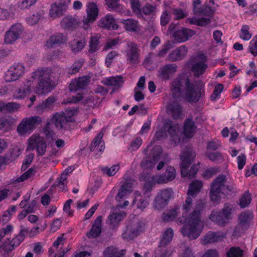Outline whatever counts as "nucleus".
Here are the masks:
<instances>
[{
  "mask_svg": "<svg viewBox=\"0 0 257 257\" xmlns=\"http://www.w3.org/2000/svg\"><path fill=\"white\" fill-rule=\"evenodd\" d=\"M193 207V199L188 197L182 205V215L184 219L181 223H186V225L181 228V232L184 236L190 239H195L200 234L201 229L199 228L201 222L200 214L205 208V203L202 200H198L192 212H190Z\"/></svg>",
  "mask_w": 257,
  "mask_h": 257,
  "instance_id": "1",
  "label": "nucleus"
},
{
  "mask_svg": "<svg viewBox=\"0 0 257 257\" xmlns=\"http://www.w3.org/2000/svg\"><path fill=\"white\" fill-rule=\"evenodd\" d=\"M50 71L48 70H38L33 73L32 79L29 80L24 86L18 88L15 93L14 96L18 99H22L28 94L31 88L34 87V81H36L38 86L34 91L38 94H44L50 92L53 84L52 75Z\"/></svg>",
  "mask_w": 257,
  "mask_h": 257,
  "instance_id": "2",
  "label": "nucleus"
},
{
  "mask_svg": "<svg viewBox=\"0 0 257 257\" xmlns=\"http://www.w3.org/2000/svg\"><path fill=\"white\" fill-rule=\"evenodd\" d=\"M235 192V184L228 181L227 176L224 174H219L211 183L210 195L214 202L218 201L222 197Z\"/></svg>",
  "mask_w": 257,
  "mask_h": 257,
  "instance_id": "3",
  "label": "nucleus"
},
{
  "mask_svg": "<svg viewBox=\"0 0 257 257\" xmlns=\"http://www.w3.org/2000/svg\"><path fill=\"white\" fill-rule=\"evenodd\" d=\"M195 157V152L190 148H186L180 155L181 160V173L182 177H188L190 179L195 177L199 167L197 165H193L188 170L190 165Z\"/></svg>",
  "mask_w": 257,
  "mask_h": 257,
  "instance_id": "4",
  "label": "nucleus"
},
{
  "mask_svg": "<svg viewBox=\"0 0 257 257\" xmlns=\"http://www.w3.org/2000/svg\"><path fill=\"white\" fill-rule=\"evenodd\" d=\"M42 122V117L38 115L25 117L17 126V132L21 136H28L40 125Z\"/></svg>",
  "mask_w": 257,
  "mask_h": 257,
  "instance_id": "5",
  "label": "nucleus"
},
{
  "mask_svg": "<svg viewBox=\"0 0 257 257\" xmlns=\"http://www.w3.org/2000/svg\"><path fill=\"white\" fill-rule=\"evenodd\" d=\"M76 110L67 109L66 112L62 114L56 113L53 117L52 121L59 130H66L68 127V123L73 122V116L76 113Z\"/></svg>",
  "mask_w": 257,
  "mask_h": 257,
  "instance_id": "6",
  "label": "nucleus"
},
{
  "mask_svg": "<svg viewBox=\"0 0 257 257\" xmlns=\"http://www.w3.org/2000/svg\"><path fill=\"white\" fill-rule=\"evenodd\" d=\"M201 95V89L187 78L185 81L184 98L189 102H195L199 100Z\"/></svg>",
  "mask_w": 257,
  "mask_h": 257,
  "instance_id": "7",
  "label": "nucleus"
},
{
  "mask_svg": "<svg viewBox=\"0 0 257 257\" xmlns=\"http://www.w3.org/2000/svg\"><path fill=\"white\" fill-rule=\"evenodd\" d=\"M28 142V149L32 151L36 150L38 156H42L45 154L47 144L44 138L38 134H34L29 139Z\"/></svg>",
  "mask_w": 257,
  "mask_h": 257,
  "instance_id": "8",
  "label": "nucleus"
},
{
  "mask_svg": "<svg viewBox=\"0 0 257 257\" xmlns=\"http://www.w3.org/2000/svg\"><path fill=\"white\" fill-rule=\"evenodd\" d=\"M96 17H84L81 22L76 21L74 17H64L61 21V24L65 29H73L77 25H82L85 29L96 20Z\"/></svg>",
  "mask_w": 257,
  "mask_h": 257,
  "instance_id": "9",
  "label": "nucleus"
},
{
  "mask_svg": "<svg viewBox=\"0 0 257 257\" xmlns=\"http://www.w3.org/2000/svg\"><path fill=\"white\" fill-rule=\"evenodd\" d=\"M144 230V225L140 221H133L128 224L126 229L122 233L124 240H129L138 236Z\"/></svg>",
  "mask_w": 257,
  "mask_h": 257,
  "instance_id": "10",
  "label": "nucleus"
},
{
  "mask_svg": "<svg viewBox=\"0 0 257 257\" xmlns=\"http://www.w3.org/2000/svg\"><path fill=\"white\" fill-rule=\"evenodd\" d=\"M172 196L173 191L171 188L161 190L155 199L154 207L158 210L162 209L168 204Z\"/></svg>",
  "mask_w": 257,
  "mask_h": 257,
  "instance_id": "11",
  "label": "nucleus"
},
{
  "mask_svg": "<svg viewBox=\"0 0 257 257\" xmlns=\"http://www.w3.org/2000/svg\"><path fill=\"white\" fill-rule=\"evenodd\" d=\"M162 149L160 146H155L150 153L149 158L144 159L141 162V166L146 168H151L154 167L155 165L160 159L161 155L162 154Z\"/></svg>",
  "mask_w": 257,
  "mask_h": 257,
  "instance_id": "12",
  "label": "nucleus"
},
{
  "mask_svg": "<svg viewBox=\"0 0 257 257\" xmlns=\"http://www.w3.org/2000/svg\"><path fill=\"white\" fill-rule=\"evenodd\" d=\"M21 229L18 235L10 241L8 239L4 243V248L7 251H11L14 249L15 247L18 246L24 240L26 235L29 232V229L21 226Z\"/></svg>",
  "mask_w": 257,
  "mask_h": 257,
  "instance_id": "13",
  "label": "nucleus"
},
{
  "mask_svg": "<svg viewBox=\"0 0 257 257\" xmlns=\"http://www.w3.org/2000/svg\"><path fill=\"white\" fill-rule=\"evenodd\" d=\"M176 172L175 168L168 166L165 172L160 175H156L152 177V181L159 184H166L172 181L176 177Z\"/></svg>",
  "mask_w": 257,
  "mask_h": 257,
  "instance_id": "14",
  "label": "nucleus"
},
{
  "mask_svg": "<svg viewBox=\"0 0 257 257\" xmlns=\"http://www.w3.org/2000/svg\"><path fill=\"white\" fill-rule=\"evenodd\" d=\"M25 72V67L23 64L16 63L7 71L5 79L7 81L11 82L18 80Z\"/></svg>",
  "mask_w": 257,
  "mask_h": 257,
  "instance_id": "15",
  "label": "nucleus"
},
{
  "mask_svg": "<svg viewBox=\"0 0 257 257\" xmlns=\"http://www.w3.org/2000/svg\"><path fill=\"white\" fill-rule=\"evenodd\" d=\"M24 30L21 24L17 23L12 25L5 35V42L11 44L18 39Z\"/></svg>",
  "mask_w": 257,
  "mask_h": 257,
  "instance_id": "16",
  "label": "nucleus"
},
{
  "mask_svg": "<svg viewBox=\"0 0 257 257\" xmlns=\"http://www.w3.org/2000/svg\"><path fill=\"white\" fill-rule=\"evenodd\" d=\"M126 60L130 64H137L140 62V50L137 45L134 43L128 44Z\"/></svg>",
  "mask_w": 257,
  "mask_h": 257,
  "instance_id": "17",
  "label": "nucleus"
},
{
  "mask_svg": "<svg viewBox=\"0 0 257 257\" xmlns=\"http://www.w3.org/2000/svg\"><path fill=\"white\" fill-rule=\"evenodd\" d=\"M195 34V32L194 31L184 27H181L174 32L173 37L177 42L182 43L188 41L190 38Z\"/></svg>",
  "mask_w": 257,
  "mask_h": 257,
  "instance_id": "18",
  "label": "nucleus"
},
{
  "mask_svg": "<svg viewBox=\"0 0 257 257\" xmlns=\"http://www.w3.org/2000/svg\"><path fill=\"white\" fill-rule=\"evenodd\" d=\"M209 6L205 8L201 7L200 0H193V11L196 14L211 15L215 10L214 3L212 0L209 1Z\"/></svg>",
  "mask_w": 257,
  "mask_h": 257,
  "instance_id": "19",
  "label": "nucleus"
},
{
  "mask_svg": "<svg viewBox=\"0 0 257 257\" xmlns=\"http://www.w3.org/2000/svg\"><path fill=\"white\" fill-rule=\"evenodd\" d=\"M177 70V66L174 64H167L160 68L158 77L162 80H167Z\"/></svg>",
  "mask_w": 257,
  "mask_h": 257,
  "instance_id": "20",
  "label": "nucleus"
},
{
  "mask_svg": "<svg viewBox=\"0 0 257 257\" xmlns=\"http://www.w3.org/2000/svg\"><path fill=\"white\" fill-rule=\"evenodd\" d=\"M90 77L83 76L77 79L73 80L69 85L70 91H77L85 88L90 82Z\"/></svg>",
  "mask_w": 257,
  "mask_h": 257,
  "instance_id": "21",
  "label": "nucleus"
},
{
  "mask_svg": "<svg viewBox=\"0 0 257 257\" xmlns=\"http://www.w3.org/2000/svg\"><path fill=\"white\" fill-rule=\"evenodd\" d=\"M164 128L170 134L175 143L179 142L180 126L178 124H174L171 120H167L164 124Z\"/></svg>",
  "mask_w": 257,
  "mask_h": 257,
  "instance_id": "22",
  "label": "nucleus"
},
{
  "mask_svg": "<svg viewBox=\"0 0 257 257\" xmlns=\"http://www.w3.org/2000/svg\"><path fill=\"white\" fill-rule=\"evenodd\" d=\"M120 188L115 197L116 200L120 202L123 197L129 194L132 192L133 182L132 180H126L123 182H121Z\"/></svg>",
  "mask_w": 257,
  "mask_h": 257,
  "instance_id": "23",
  "label": "nucleus"
},
{
  "mask_svg": "<svg viewBox=\"0 0 257 257\" xmlns=\"http://www.w3.org/2000/svg\"><path fill=\"white\" fill-rule=\"evenodd\" d=\"M102 217L98 216L94 220L91 228L89 232L87 233L88 238H95L99 236L101 233V224Z\"/></svg>",
  "mask_w": 257,
  "mask_h": 257,
  "instance_id": "24",
  "label": "nucleus"
},
{
  "mask_svg": "<svg viewBox=\"0 0 257 257\" xmlns=\"http://www.w3.org/2000/svg\"><path fill=\"white\" fill-rule=\"evenodd\" d=\"M167 112L174 119L179 118L182 112V108L177 102H171L166 107Z\"/></svg>",
  "mask_w": 257,
  "mask_h": 257,
  "instance_id": "25",
  "label": "nucleus"
},
{
  "mask_svg": "<svg viewBox=\"0 0 257 257\" xmlns=\"http://www.w3.org/2000/svg\"><path fill=\"white\" fill-rule=\"evenodd\" d=\"M188 52V48L182 45L174 50L169 55V59L172 62L182 60Z\"/></svg>",
  "mask_w": 257,
  "mask_h": 257,
  "instance_id": "26",
  "label": "nucleus"
},
{
  "mask_svg": "<svg viewBox=\"0 0 257 257\" xmlns=\"http://www.w3.org/2000/svg\"><path fill=\"white\" fill-rule=\"evenodd\" d=\"M67 41L66 37L62 33H57L52 35L46 42L48 48L53 47L56 45H60Z\"/></svg>",
  "mask_w": 257,
  "mask_h": 257,
  "instance_id": "27",
  "label": "nucleus"
},
{
  "mask_svg": "<svg viewBox=\"0 0 257 257\" xmlns=\"http://www.w3.org/2000/svg\"><path fill=\"white\" fill-rule=\"evenodd\" d=\"M221 212L227 223L233 218V214L235 212V207L232 204L226 203L224 204Z\"/></svg>",
  "mask_w": 257,
  "mask_h": 257,
  "instance_id": "28",
  "label": "nucleus"
},
{
  "mask_svg": "<svg viewBox=\"0 0 257 257\" xmlns=\"http://www.w3.org/2000/svg\"><path fill=\"white\" fill-rule=\"evenodd\" d=\"M70 4V0H67L64 4H61L59 5L53 4L50 10V16L61 15L66 11L68 6Z\"/></svg>",
  "mask_w": 257,
  "mask_h": 257,
  "instance_id": "29",
  "label": "nucleus"
},
{
  "mask_svg": "<svg viewBox=\"0 0 257 257\" xmlns=\"http://www.w3.org/2000/svg\"><path fill=\"white\" fill-rule=\"evenodd\" d=\"M102 82L106 85L114 86V90L122 85L123 80L121 76H116L106 78Z\"/></svg>",
  "mask_w": 257,
  "mask_h": 257,
  "instance_id": "30",
  "label": "nucleus"
},
{
  "mask_svg": "<svg viewBox=\"0 0 257 257\" xmlns=\"http://www.w3.org/2000/svg\"><path fill=\"white\" fill-rule=\"evenodd\" d=\"M253 218V214L252 212L248 210L243 212L238 216L239 224L242 227L246 228L249 226Z\"/></svg>",
  "mask_w": 257,
  "mask_h": 257,
  "instance_id": "31",
  "label": "nucleus"
},
{
  "mask_svg": "<svg viewBox=\"0 0 257 257\" xmlns=\"http://www.w3.org/2000/svg\"><path fill=\"white\" fill-rule=\"evenodd\" d=\"M196 126L195 122L191 118L186 119L184 124V132L185 136L187 138H192L195 133Z\"/></svg>",
  "mask_w": 257,
  "mask_h": 257,
  "instance_id": "32",
  "label": "nucleus"
},
{
  "mask_svg": "<svg viewBox=\"0 0 257 257\" xmlns=\"http://www.w3.org/2000/svg\"><path fill=\"white\" fill-rule=\"evenodd\" d=\"M99 25L108 30H116L118 28V25L113 17H102L99 22Z\"/></svg>",
  "mask_w": 257,
  "mask_h": 257,
  "instance_id": "33",
  "label": "nucleus"
},
{
  "mask_svg": "<svg viewBox=\"0 0 257 257\" xmlns=\"http://www.w3.org/2000/svg\"><path fill=\"white\" fill-rule=\"evenodd\" d=\"M103 134L100 133L91 143L90 150L91 151L102 152L104 150V143L101 141Z\"/></svg>",
  "mask_w": 257,
  "mask_h": 257,
  "instance_id": "34",
  "label": "nucleus"
},
{
  "mask_svg": "<svg viewBox=\"0 0 257 257\" xmlns=\"http://www.w3.org/2000/svg\"><path fill=\"white\" fill-rule=\"evenodd\" d=\"M174 235L173 230L171 228L165 229L162 233V237L159 241L160 246H167L172 240Z\"/></svg>",
  "mask_w": 257,
  "mask_h": 257,
  "instance_id": "35",
  "label": "nucleus"
},
{
  "mask_svg": "<svg viewBox=\"0 0 257 257\" xmlns=\"http://www.w3.org/2000/svg\"><path fill=\"white\" fill-rule=\"evenodd\" d=\"M125 253V250H121L119 251L117 248L109 246L103 251V257H123Z\"/></svg>",
  "mask_w": 257,
  "mask_h": 257,
  "instance_id": "36",
  "label": "nucleus"
},
{
  "mask_svg": "<svg viewBox=\"0 0 257 257\" xmlns=\"http://www.w3.org/2000/svg\"><path fill=\"white\" fill-rule=\"evenodd\" d=\"M209 218L212 221L215 222L220 226H224L227 223L224 217H223L221 211L218 212L216 210H213Z\"/></svg>",
  "mask_w": 257,
  "mask_h": 257,
  "instance_id": "37",
  "label": "nucleus"
},
{
  "mask_svg": "<svg viewBox=\"0 0 257 257\" xmlns=\"http://www.w3.org/2000/svg\"><path fill=\"white\" fill-rule=\"evenodd\" d=\"M202 187V183L198 180H194L189 185L187 195L194 197L197 193H198Z\"/></svg>",
  "mask_w": 257,
  "mask_h": 257,
  "instance_id": "38",
  "label": "nucleus"
},
{
  "mask_svg": "<svg viewBox=\"0 0 257 257\" xmlns=\"http://www.w3.org/2000/svg\"><path fill=\"white\" fill-rule=\"evenodd\" d=\"M124 213L115 212L110 214L106 220V223L109 225L115 226L123 217L125 216Z\"/></svg>",
  "mask_w": 257,
  "mask_h": 257,
  "instance_id": "39",
  "label": "nucleus"
},
{
  "mask_svg": "<svg viewBox=\"0 0 257 257\" xmlns=\"http://www.w3.org/2000/svg\"><path fill=\"white\" fill-rule=\"evenodd\" d=\"M85 45V41L84 39H74L70 42V47L74 53H77L83 49Z\"/></svg>",
  "mask_w": 257,
  "mask_h": 257,
  "instance_id": "40",
  "label": "nucleus"
},
{
  "mask_svg": "<svg viewBox=\"0 0 257 257\" xmlns=\"http://www.w3.org/2000/svg\"><path fill=\"white\" fill-rule=\"evenodd\" d=\"M125 30L131 32L137 31L139 30L138 23L137 21L132 19H128L123 23Z\"/></svg>",
  "mask_w": 257,
  "mask_h": 257,
  "instance_id": "41",
  "label": "nucleus"
},
{
  "mask_svg": "<svg viewBox=\"0 0 257 257\" xmlns=\"http://www.w3.org/2000/svg\"><path fill=\"white\" fill-rule=\"evenodd\" d=\"M188 22L193 25H196L199 26H205L209 24L210 20L209 19L204 17H191L187 19Z\"/></svg>",
  "mask_w": 257,
  "mask_h": 257,
  "instance_id": "42",
  "label": "nucleus"
},
{
  "mask_svg": "<svg viewBox=\"0 0 257 257\" xmlns=\"http://www.w3.org/2000/svg\"><path fill=\"white\" fill-rule=\"evenodd\" d=\"M207 66L203 62H199L195 63L192 66V71L194 73V76L199 77L206 70Z\"/></svg>",
  "mask_w": 257,
  "mask_h": 257,
  "instance_id": "43",
  "label": "nucleus"
},
{
  "mask_svg": "<svg viewBox=\"0 0 257 257\" xmlns=\"http://www.w3.org/2000/svg\"><path fill=\"white\" fill-rule=\"evenodd\" d=\"M133 203L136 204L137 208L143 210L149 205V201L145 197L139 196L134 200Z\"/></svg>",
  "mask_w": 257,
  "mask_h": 257,
  "instance_id": "44",
  "label": "nucleus"
},
{
  "mask_svg": "<svg viewBox=\"0 0 257 257\" xmlns=\"http://www.w3.org/2000/svg\"><path fill=\"white\" fill-rule=\"evenodd\" d=\"M179 210V207H176L174 209H172L164 212L163 215V220L167 222L173 220L177 216Z\"/></svg>",
  "mask_w": 257,
  "mask_h": 257,
  "instance_id": "45",
  "label": "nucleus"
},
{
  "mask_svg": "<svg viewBox=\"0 0 257 257\" xmlns=\"http://www.w3.org/2000/svg\"><path fill=\"white\" fill-rule=\"evenodd\" d=\"M171 254L170 249L166 246L158 245V248L155 250L154 257H169Z\"/></svg>",
  "mask_w": 257,
  "mask_h": 257,
  "instance_id": "46",
  "label": "nucleus"
},
{
  "mask_svg": "<svg viewBox=\"0 0 257 257\" xmlns=\"http://www.w3.org/2000/svg\"><path fill=\"white\" fill-rule=\"evenodd\" d=\"M206 157L210 161L216 163H220L223 161V157L222 155L218 152H207Z\"/></svg>",
  "mask_w": 257,
  "mask_h": 257,
  "instance_id": "47",
  "label": "nucleus"
},
{
  "mask_svg": "<svg viewBox=\"0 0 257 257\" xmlns=\"http://www.w3.org/2000/svg\"><path fill=\"white\" fill-rule=\"evenodd\" d=\"M94 100V97L93 96H90L85 98L82 94L78 93L75 96H73L71 97L70 102L72 103H77L80 101L83 100V103H88L90 102H93Z\"/></svg>",
  "mask_w": 257,
  "mask_h": 257,
  "instance_id": "48",
  "label": "nucleus"
},
{
  "mask_svg": "<svg viewBox=\"0 0 257 257\" xmlns=\"http://www.w3.org/2000/svg\"><path fill=\"white\" fill-rule=\"evenodd\" d=\"M87 16H98L99 10L97 5L93 2L88 3L86 5Z\"/></svg>",
  "mask_w": 257,
  "mask_h": 257,
  "instance_id": "49",
  "label": "nucleus"
},
{
  "mask_svg": "<svg viewBox=\"0 0 257 257\" xmlns=\"http://www.w3.org/2000/svg\"><path fill=\"white\" fill-rule=\"evenodd\" d=\"M227 257H243V250L239 247L233 246L226 252Z\"/></svg>",
  "mask_w": 257,
  "mask_h": 257,
  "instance_id": "50",
  "label": "nucleus"
},
{
  "mask_svg": "<svg viewBox=\"0 0 257 257\" xmlns=\"http://www.w3.org/2000/svg\"><path fill=\"white\" fill-rule=\"evenodd\" d=\"M83 64V61L79 60L75 62L70 67L68 70V73L71 75L75 74L78 72Z\"/></svg>",
  "mask_w": 257,
  "mask_h": 257,
  "instance_id": "51",
  "label": "nucleus"
},
{
  "mask_svg": "<svg viewBox=\"0 0 257 257\" xmlns=\"http://www.w3.org/2000/svg\"><path fill=\"white\" fill-rule=\"evenodd\" d=\"M181 85V81L179 79H177L172 82L171 90L174 97H177L180 95Z\"/></svg>",
  "mask_w": 257,
  "mask_h": 257,
  "instance_id": "52",
  "label": "nucleus"
},
{
  "mask_svg": "<svg viewBox=\"0 0 257 257\" xmlns=\"http://www.w3.org/2000/svg\"><path fill=\"white\" fill-rule=\"evenodd\" d=\"M251 200V194L248 191L245 192L240 199L239 205L241 208L247 207Z\"/></svg>",
  "mask_w": 257,
  "mask_h": 257,
  "instance_id": "53",
  "label": "nucleus"
},
{
  "mask_svg": "<svg viewBox=\"0 0 257 257\" xmlns=\"http://www.w3.org/2000/svg\"><path fill=\"white\" fill-rule=\"evenodd\" d=\"M56 99L53 96L49 97L45 101H44L39 107L42 109H46L51 108L53 106V104Z\"/></svg>",
  "mask_w": 257,
  "mask_h": 257,
  "instance_id": "54",
  "label": "nucleus"
},
{
  "mask_svg": "<svg viewBox=\"0 0 257 257\" xmlns=\"http://www.w3.org/2000/svg\"><path fill=\"white\" fill-rule=\"evenodd\" d=\"M214 232L209 231L201 239V243L203 244L215 242Z\"/></svg>",
  "mask_w": 257,
  "mask_h": 257,
  "instance_id": "55",
  "label": "nucleus"
},
{
  "mask_svg": "<svg viewBox=\"0 0 257 257\" xmlns=\"http://www.w3.org/2000/svg\"><path fill=\"white\" fill-rule=\"evenodd\" d=\"M3 112L5 111H12L15 109H17L19 107V105L15 102H9L5 103L3 101Z\"/></svg>",
  "mask_w": 257,
  "mask_h": 257,
  "instance_id": "56",
  "label": "nucleus"
},
{
  "mask_svg": "<svg viewBox=\"0 0 257 257\" xmlns=\"http://www.w3.org/2000/svg\"><path fill=\"white\" fill-rule=\"evenodd\" d=\"M248 30L249 27L247 25L242 26L240 34V37L242 39L246 41L249 40L251 38V35L249 33Z\"/></svg>",
  "mask_w": 257,
  "mask_h": 257,
  "instance_id": "57",
  "label": "nucleus"
},
{
  "mask_svg": "<svg viewBox=\"0 0 257 257\" xmlns=\"http://www.w3.org/2000/svg\"><path fill=\"white\" fill-rule=\"evenodd\" d=\"M35 174V170L33 168L29 169L27 172L24 173L20 177H18L16 182L20 183L24 181V180L30 178L32 176Z\"/></svg>",
  "mask_w": 257,
  "mask_h": 257,
  "instance_id": "58",
  "label": "nucleus"
},
{
  "mask_svg": "<svg viewBox=\"0 0 257 257\" xmlns=\"http://www.w3.org/2000/svg\"><path fill=\"white\" fill-rule=\"evenodd\" d=\"M98 39L97 37H91L90 44L89 52L93 53L98 49Z\"/></svg>",
  "mask_w": 257,
  "mask_h": 257,
  "instance_id": "59",
  "label": "nucleus"
},
{
  "mask_svg": "<svg viewBox=\"0 0 257 257\" xmlns=\"http://www.w3.org/2000/svg\"><path fill=\"white\" fill-rule=\"evenodd\" d=\"M249 51L254 56L257 55V35L250 42L248 47Z\"/></svg>",
  "mask_w": 257,
  "mask_h": 257,
  "instance_id": "60",
  "label": "nucleus"
},
{
  "mask_svg": "<svg viewBox=\"0 0 257 257\" xmlns=\"http://www.w3.org/2000/svg\"><path fill=\"white\" fill-rule=\"evenodd\" d=\"M58 183L56 185L59 188L64 191L67 190V179L65 177V175H61L60 179H58Z\"/></svg>",
  "mask_w": 257,
  "mask_h": 257,
  "instance_id": "61",
  "label": "nucleus"
},
{
  "mask_svg": "<svg viewBox=\"0 0 257 257\" xmlns=\"http://www.w3.org/2000/svg\"><path fill=\"white\" fill-rule=\"evenodd\" d=\"M178 257H195L192 249L189 246H185L179 253Z\"/></svg>",
  "mask_w": 257,
  "mask_h": 257,
  "instance_id": "62",
  "label": "nucleus"
},
{
  "mask_svg": "<svg viewBox=\"0 0 257 257\" xmlns=\"http://www.w3.org/2000/svg\"><path fill=\"white\" fill-rule=\"evenodd\" d=\"M156 11V8L155 6L150 5L147 4L145 6L142 10L143 13L145 15H153Z\"/></svg>",
  "mask_w": 257,
  "mask_h": 257,
  "instance_id": "63",
  "label": "nucleus"
},
{
  "mask_svg": "<svg viewBox=\"0 0 257 257\" xmlns=\"http://www.w3.org/2000/svg\"><path fill=\"white\" fill-rule=\"evenodd\" d=\"M172 48V45L170 41H168L165 44H164L163 46L162 49L159 51L158 56L159 57H164Z\"/></svg>",
  "mask_w": 257,
  "mask_h": 257,
  "instance_id": "64",
  "label": "nucleus"
}]
</instances>
